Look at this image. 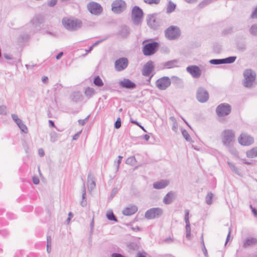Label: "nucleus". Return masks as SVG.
Listing matches in <instances>:
<instances>
[{"label": "nucleus", "mask_w": 257, "mask_h": 257, "mask_svg": "<svg viewBox=\"0 0 257 257\" xmlns=\"http://www.w3.org/2000/svg\"><path fill=\"white\" fill-rule=\"evenodd\" d=\"M121 124V119L120 117H118L114 123V127L116 129H118L120 127Z\"/></svg>", "instance_id": "nucleus-47"}, {"label": "nucleus", "mask_w": 257, "mask_h": 257, "mask_svg": "<svg viewBox=\"0 0 257 257\" xmlns=\"http://www.w3.org/2000/svg\"><path fill=\"white\" fill-rule=\"evenodd\" d=\"M250 33L252 35L257 36V24H253L249 30Z\"/></svg>", "instance_id": "nucleus-42"}, {"label": "nucleus", "mask_w": 257, "mask_h": 257, "mask_svg": "<svg viewBox=\"0 0 257 257\" xmlns=\"http://www.w3.org/2000/svg\"><path fill=\"white\" fill-rule=\"evenodd\" d=\"M4 57L6 59H7L8 60H12V59H13V56L11 54H8L5 53V54H4Z\"/></svg>", "instance_id": "nucleus-61"}, {"label": "nucleus", "mask_w": 257, "mask_h": 257, "mask_svg": "<svg viewBox=\"0 0 257 257\" xmlns=\"http://www.w3.org/2000/svg\"><path fill=\"white\" fill-rule=\"evenodd\" d=\"M171 79L173 83H175L178 85H181L183 84V80L182 79L179 78L176 76H173L171 77Z\"/></svg>", "instance_id": "nucleus-33"}, {"label": "nucleus", "mask_w": 257, "mask_h": 257, "mask_svg": "<svg viewBox=\"0 0 257 257\" xmlns=\"http://www.w3.org/2000/svg\"><path fill=\"white\" fill-rule=\"evenodd\" d=\"M57 1L58 0H50L48 5L49 7H53L57 4Z\"/></svg>", "instance_id": "nucleus-56"}, {"label": "nucleus", "mask_w": 257, "mask_h": 257, "mask_svg": "<svg viewBox=\"0 0 257 257\" xmlns=\"http://www.w3.org/2000/svg\"><path fill=\"white\" fill-rule=\"evenodd\" d=\"M182 134L183 136V137L185 138V139L189 142H191L192 141V140L190 137L189 134L185 130H182Z\"/></svg>", "instance_id": "nucleus-38"}, {"label": "nucleus", "mask_w": 257, "mask_h": 257, "mask_svg": "<svg viewBox=\"0 0 257 257\" xmlns=\"http://www.w3.org/2000/svg\"><path fill=\"white\" fill-rule=\"evenodd\" d=\"M214 1V0H203L199 4L198 7L200 9H202L205 7V6L208 5Z\"/></svg>", "instance_id": "nucleus-36"}, {"label": "nucleus", "mask_w": 257, "mask_h": 257, "mask_svg": "<svg viewBox=\"0 0 257 257\" xmlns=\"http://www.w3.org/2000/svg\"><path fill=\"white\" fill-rule=\"evenodd\" d=\"M231 111L230 105L226 103L220 104L216 108V114L219 117H224L229 115Z\"/></svg>", "instance_id": "nucleus-4"}, {"label": "nucleus", "mask_w": 257, "mask_h": 257, "mask_svg": "<svg viewBox=\"0 0 257 257\" xmlns=\"http://www.w3.org/2000/svg\"><path fill=\"white\" fill-rule=\"evenodd\" d=\"M179 66L178 60L174 59L167 62H164L162 64V69H171Z\"/></svg>", "instance_id": "nucleus-21"}, {"label": "nucleus", "mask_w": 257, "mask_h": 257, "mask_svg": "<svg viewBox=\"0 0 257 257\" xmlns=\"http://www.w3.org/2000/svg\"><path fill=\"white\" fill-rule=\"evenodd\" d=\"M154 66L153 62L152 61H148L143 67L142 70V74L145 76H148L154 70Z\"/></svg>", "instance_id": "nucleus-18"}, {"label": "nucleus", "mask_w": 257, "mask_h": 257, "mask_svg": "<svg viewBox=\"0 0 257 257\" xmlns=\"http://www.w3.org/2000/svg\"><path fill=\"white\" fill-rule=\"evenodd\" d=\"M176 8V5L171 1H169L166 7V13L168 14L173 12Z\"/></svg>", "instance_id": "nucleus-25"}, {"label": "nucleus", "mask_w": 257, "mask_h": 257, "mask_svg": "<svg viewBox=\"0 0 257 257\" xmlns=\"http://www.w3.org/2000/svg\"><path fill=\"white\" fill-rule=\"evenodd\" d=\"M128 246L131 249H132L133 250H136L137 247V245L135 243L132 242V243H129V244L128 245Z\"/></svg>", "instance_id": "nucleus-55"}, {"label": "nucleus", "mask_w": 257, "mask_h": 257, "mask_svg": "<svg viewBox=\"0 0 257 257\" xmlns=\"http://www.w3.org/2000/svg\"><path fill=\"white\" fill-rule=\"evenodd\" d=\"M11 116L14 121L17 123L18 125L22 122V120L19 118L17 114H12Z\"/></svg>", "instance_id": "nucleus-43"}, {"label": "nucleus", "mask_w": 257, "mask_h": 257, "mask_svg": "<svg viewBox=\"0 0 257 257\" xmlns=\"http://www.w3.org/2000/svg\"><path fill=\"white\" fill-rule=\"evenodd\" d=\"M136 162V158L134 156L128 158L126 160V164L133 166Z\"/></svg>", "instance_id": "nucleus-40"}, {"label": "nucleus", "mask_w": 257, "mask_h": 257, "mask_svg": "<svg viewBox=\"0 0 257 257\" xmlns=\"http://www.w3.org/2000/svg\"><path fill=\"white\" fill-rule=\"evenodd\" d=\"M38 153H39V155L41 157H43L45 154L44 151L42 149H39L38 150Z\"/></svg>", "instance_id": "nucleus-64"}, {"label": "nucleus", "mask_w": 257, "mask_h": 257, "mask_svg": "<svg viewBox=\"0 0 257 257\" xmlns=\"http://www.w3.org/2000/svg\"><path fill=\"white\" fill-rule=\"evenodd\" d=\"M81 133V131H80V132H78L77 133H76V134H75L73 137V140H77L78 139V138L79 137Z\"/></svg>", "instance_id": "nucleus-60"}, {"label": "nucleus", "mask_w": 257, "mask_h": 257, "mask_svg": "<svg viewBox=\"0 0 257 257\" xmlns=\"http://www.w3.org/2000/svg\"><path fill=\"white\" fill-rule=\"evenodd\" d=\"M18 126L23 132L26 134L28 133V128L23 122H21L20 124L18 125Z\"/></svg>", "instance_id": "nucleus-44"}, {"label": "nucleus", "mask_w": 257, "mask_h": 257, "mask_svg": "<svg viewBox=\"0 0 257 257\" xmlns=\"http://www.w3.org/2000/svg\"><path fill=\"white\" fill-rule=\"evenodd\" d=\"M119 84L123 88L127 89H134L136 87V84L128 79L124 78L119 82Z\"/></svg>", "instance_id": "nucleus-20"}, {"label": "nucleus", "mask_w": 257, "mask_h": 257, "mask_svg": "<svg viewBox=\"0 0 257 257\" xmlns=\"http://www.w3.org/2000/svg\"><path fill=\"white\" fill-rule=\"evenodd\" d=\"M186 71L194 78H199L202 74L201 69L196 65H190L186 68Z\"/></svg>", "instance_id": "nucleus-15"}, {"label": "nucleus", "mask_w": 257, "mask_h": 257, "mask_svg": "<svg viewBox=\"0 0 257 257\" xmlns=\"http://www.w3.org/2000/svg\"><path fill=\"white\" fill-rule=\"evenodd\" d=\"M171 84V79L168 76H164L158 79L156 82L157 88L161 90H165Z\"/></svg>", "instance_id": "nucleus-10"}, {"label": "nucleus", "mask_w": 257, "mask_h": 257, "mask_svg": "<svg viewBox=\"0 0 257 257\" xmlns=\"http://www.w3.org/2000/svg\"><path fill=\"white\" fill-rule=\"evenodd\" d=\"M234 138L235 136L233 131L225 130L223 132L222 142L225 146L229 147L231 143L234 141Z\"/></svg>", "instance_id": "nucleus-9"}, {"label": "nucleus", "mask_w": 257, "mask_h": 257, "mask_svg": "<svg viewBox=\"0 0 257 257\" xmlns=\"http://www.w3.org/2000/svg\"><path fill=\"white\" fill-rule=\"evenodd\" d=\"M56 141V133H53L51 134V141L54 142Z\"/></svg>", "instance_id": "nucleus-63"}, {"label": "nucleus", "mask_w": 257, "mask_h": 257, "mask_svg": "<svg viewBox=\"0 0 257 257\" xmlns=\"http://www.w3.org/2000/svg\"><path fill=\"white\" fill-rule=\"evenodd\" d=\"M96 184L95 181L92 179L91 180V182L88 185V188L89 190H92L95 187Z\"/></svg>", "instance_id": "nucleus-46"}, {"label": "nucleus", "mask_w": 257, "mask_h": 257, "mask_svg": "<svg viewBox=\"0 0 257 257\" xmlns=\"http://www.w3.org/2000/svg\"><path fill=\"white\" fill-rule=\"evenodd\" d=\"M202 251L204 254V255L206 257H208V253H207V249L205 246V244H204V241L202 240Z\"/></svg>", "instance_id": "nucleus-52"}, {"label": "nucleus", "mask_w": 257, "mask_h": 257, "mask_svg": "<svg viewBox=\"0 0 257 257\" xmlns=\"http://www.w3.org/2000/svg\"><path fill=\"white\" fill-rule=\"evenodd\" d=\"M93 83L96 86L98 87H101L103 85V82L99 76L94 78Z\"/></svg>", "instance_id": "nucleus-32"}, {"label": "nucleus", "mask_w": 257, "mask_h": 257, "mask_svg": "<svg viewBox=\"0 0 257 257\" xmlns=\"http://www.w3.org/2000/svg\"><path fill=\"white\" fill-rule=\"evenodd\" d=\"M87 9L89 12L94 15H100L103 11V9L101 5L96 2H92L88 4Z\"/></svg>", "instance_id": "nucleus-11"}, {"label": "nucleus", "mask_w": 257, "mask_h": 257, "mask_svg": "<svg viewBox=\"0 0 257 257\" xmlns=\"http://www.w3.org/2000/svg\"><path fill=\"white\" fill-rule=\"evenodd\" d=\"M72 99L75 102H77L82 100V95L79 92H75L73 93Z\"/></svg>", "instance_id": "nucleus-30"}, {"label": "nucleus", "mask_w": 257, "mask_h": 257, "mask_svg": "<svg viewBox=\"0 0 257 257\" xmlns=\"http://www.w3.org/2000/svg\"><path fill=\"white\" fill-rule=\"evenodd\" d=\"M51 244H52V241H51V238L49 236H47V251L48 253H50L51 249Z\"/></svg>", "instance_id": "nucleus-41"}, {"label": "nucleus", "mask_w": 257, "mask_h": 257, "mask_svg": "<svg viewBox=\"0 0 257 257\" xmlns=\"http://www.w3.org/2000/svg\"><path fill=\"white\" fill-rule=\"evenodd\" d=\"M126 5L123 0H115L111 4V10L115 14H120L126 9Z\"/></svg>", "instance_id": "nucleus-7"}, {"label": "nucleus", "mask_w": 257, "mask_h": 257, "mask_svg": "<svg viewBox=\"0 0 257 257\" xmlns=\"http://www.w3.org/2000/svg\"><path fill=\"white\" fill-rule=\"evenodd\" d=\"M243 85L245 87H251L255 79L256 74L251 69H246L243 72Z\"/></svg>", "instance_id": "nucleus-2"}, {"label": "nucleus", "mask_w": 257, "mask_h": 257, "mask_svg": "<svg viewBox=\"0 0 257 257\" xmlns=\"http://www.w3.org/2000/svg\"><path fill=\"white\" fill-rule=\"evenodd\" d=\"M33 182L34 184H38L39 183V179L37 177H33Z\"/></svg>", "instance_id": "nucleus-62"}, {"label": "nucleus", "mask_w": 257, "mask_h": 257, "mask_svg": "<svg viewBox=\"0 0 257 257\" xmlns=\"http://www.w3.org/2000/svg\"><path fill=\"white\" fill-rule=\"evenodd\" d=\"M213 195L211 192L208 193L207 194V195H206V198H205V200H206V203L208 205H211L212 204V199L213 198Z\"/></svg>", "instance_id": "nucleus-37"}, {"label": "nucleus", "mask_w": 257, "mask_h": 257, "mask_svg": "<svg viewBox=\"0 0 257 257\" xmlns=\"http://www.w3.org/2000/svg\"><path fill=\"white\" fill-rule=\"evenodd\" d=\"M180 35V30L177 26H171L165 31V37L170 40L177 39Z\"/></svg>", "instance_id": "nucleus-3"}, {"label": "nucleus", "mask_w": 257, "mask_h": 257, "mask_svg": "<svg viewBox=\"0 0 257 257\" xmlns=\"http://www.w3.org/2000/svg\"><path fill=\"white\" fill-rule=\"evenodd\" d=\"M169 182L166 180H161L156 182L153 184V187L156 189H162L165 188L169 185Z\"/></svg>", "instance_id": "nucleus-23"}, {"label": "nucleus", "mask_w": 257, "mask_h": 257, "mask_svg": "<svg viewBox=\"0 0 257 257\" xmlns=\"http://www.w3.org/2000/svg\"><path fill=\"white\" fill-rule=\"evenodd\" d=\"M250 18L251 19L257 18V7L255 8L254 10L252 12L251 15L250 16Z\"/></svg>", "instance_id": "nucleus-54"}, {"label": "nucleus", "mask_w": 257, "mask_h": 257, "mask_svg": "<svg viewBox=\"0 0 257 257\" xmlns=\"http://www.w3.org/2000/svg\"><path fill=\"white\" fill-rule=\"evenodd\" d=\"M147 24L149 27L153 29H157L160 26L159 20L156 18V15L154 14L148 17Z\"/></svg>", "instance_id": "nucleus-17"}, {"label": "nucleus", "mask_w": 257, "mask_h": 257, "mask_svg": "<svg viewBox=\"0 0 257 257\" xmlns=\"http://www.w3.org/2000/svg\"><path fill=\"white\" fill-rule=\"evenodd\" d=\"M229 152L234 156L237 157L238 158H239L238 156V153L237 151L234 148L230 147V146L229 147Z\"/></svg>", "instance_id": "nucleus-45"}, {"label": "nucleus", "mask_w": 257, "mask_h": 257, "mask_svg": "<svg viewBox=\"0 0 257 257\" xmlns=\"http://www.w3.org/2000/svg\"><path fill=\"white\" fill-rule=\"evenodd\" d=\"M62 23L64 28L70 31H77L82 26L81 21L73 18H64L62 19Z\"/></svg>", "instance_id": "nucleus-1"}, {"label": "nucleus", "mask_w": 257, "mask_h": 257, "mask_svg": "<svg viewBox=\"0 0 257 257\" xmlns=\"http://www.w3.org/2000/svg\"><path fill=\"white\" fill-rule=\"evenodd\" d=\"M122 159V156H118V160L117 161V165L116 166V171H117L119 169V165H120V164L121 163Z\"/></svg>", "instance_id": "nucleus-58"}, {"label": "nucleus", "mask_w": 257, "mask_h": 257, "mask_svg": "<svg viewBox=\"0 0 257 257\" xmlns=\"http://www.w3.org/2000/svg\"><path fill=\"white\" fill-rule=\"evenodd\" d=\"M131 122L132 123H134V124H135L137 125H138V126H140L145 132H147L146 130L145 129V128L144 127V126H142L140 123L139 122H138L136 120H131Z\"/></svg>", "instance_id": "nucleus-53"}, {"label": "nucleus", "mask_w": 257, "mask_h": 257, "mask_svg": "<svg viewBox=\"0 0 257 257\" xmlns=\"http://www.w3.org/2000/svg\"><path fill=\"white\" fill-rule=\"evenodd\" d=\"M176 193L173 191L169 192L164 197L163 202L165 204H170L175 199Z\"/></svg>", "instance_id": "nucleus-22"}, {"label": "nucleus", "mask_w": 257, "mask_h": 257, "mask_svg": "<svg viewBox=\"0 0 257 257\" xmlns=\"http://www.w3.org/2000/svg\"><path fill=\"white\" fill-rule=\"evenodd\" d=\"M7 107L5 105H1L0 106V114L2 115H5L6 114L7 111H6Z\"/></svg>", "instance_id": "nucleus-50"}, {"label": "nucleus", "mask_w": 257, "mask_h": 257, "mask_svg": "<svg viewBox=\"0 0 257 257\" xmlns=\"http://www.w3.org/2000/svg\"><path fill=\"white\" fill-rule=\"evenodd\" d=\"M89 116H87L85 119H79L78 120L79 124L81 125H85L88 121Z\"/></svg>", "instance_id": "nucleus-48"}, {"label": "nucleus", "mask_w": 257, "mask_h": 257, "mask_svg": "<svg viewBox=\"0 0 257 257\" xmlns=\"http://www.w3.org/2000/svg\"><path fill=\"white\" fill-rule=\"evenodd\" d=\"M246 155L247 157L249 158H253L257 157V147L253 148L251 150L247 151Z\"/></svg>", "instance_id": "nucleus-27"}, {"label": "nucleus", "mask_w": 257, "mask_h": 257, "mask_svg": "<svg viewBox=\"0 0 257 257\" xmlns=\"http://www.w3.org/2000/svg\"><path fill=\"white\" fill-rule=\"evenodd\" d=\"M186 237L188 239L190 240L191 238V227L190 223H186Z\"/></svg>", "instance_id": "nucleus-31"}, {"label": "nucleus", "mask_w": 257, "mask_h": 257, "mask_svg": "<svg viewBox=\"0 0 257 257\" xmlns=\"http://www.w3.org/2000/svg\"><path fill=\"white\" fill-rule=\"evenodd\" d=\"M82 192V201L81 202V205L82 207H84L86 205V188L85 184L83 183L82 189H81Z\"/></svg>", "instance_id": "nucleus-26"}, {"label": "nucleus", "mask_w": 257, "mask_h": 257, "mask_svg": "<svg viewBox=\"0 0 257 257\" xmlns=\"http://www.w3.org/2000/svg\"><path fill=\"white\" fill-rule=\"evenodd\" d=\"M95 93V90L93 88L88 87L85 89V94L88 98H91Z\"/></svg>", "instance_id": "nucleus-29"}, {"label": "nucleus", "mask_w": 257, "mask_h": 257, "mask_svg": "<svg viewBox=\"0 0 257 257\" xmlns=\"http://www.w3.org/2000/svg\"><path fill=\"white\" fill-rule=\"evenodd\" d=\"M128 65V59L125 57H121L115 60L114 68L116 71L120 72L125 69Z\"/></svg>", "instance_id": "nucleus-13"}, {"label": "nucleus", "mask_w": 257, "mask_h": 257, "mask_svg": "<svg viewBox=\"0 0 257 257\" xmlns=\"http://www.w3.org/2000/svg\"><path fill=\"white\" fill-rule=\"evenodd\" d=\"M143 17V12L142 10L138 6H135L132 11V18L134 23L135 25H139Z\"/></svg>", "instance_id": "nucleus-5"}, {"label": "nucleus", "mask_w": 257, "mask_h": 257, "mask_svg": "<svg viewBox=\"0 0 257 257\" xmlns=\"http://www.w3.org/2000/svg\"><path fill=\"white\" fill-rule=\"evenodd\" d=\"M227 164L230 170L234 173L238 175H240L241 173L239 169H238L234 164L228 161Z\"/></svg>", "instance_id": "nucleus-28"}, {"label": "nucleus", "mask_w": 257, "mask_h": 257, "mask_svg": "<svg viewBox=\"0 0 257 257\" xmlns=\"http://www.w3.org/2000/svg\"><path fill=\"white\" fill-rule=\"evenodd\" d=\"M158 47L159 44L156 42L146 44L143 47V53L146 56L152 55L157 51Z\"/></svg>", "instance_id": "nucleus-8"}, {"label": "nucleus", "mask_w": 257, "mask_h": 257, "mask_svg": "<svg viewBox=\"0 0 257 257\" xmlns=\"http://www.w3.org/2000/svg\"><path fill=\"white\" fill-rule=\"evenodd\" d=\"M106 217L107 219L109 220L114 221L115 222H117V220L114 215L112 211L107 212L106 214Z\"/></svg>", "instance_id": "nucleus-35"}, {"label": "nucleus", "mask_w": 257, "mask_h": 257, "mask_svg": "<svg viewBox=\"0 0 257 257\" xmlns=\"http://www.w3.org/2000/svg\"><path fill=\"white\" fill-rule=\"evenodd\" d=\"M163 213V209L161 208H152L145 212V217L147 219H153L159 218L162 215Z\"/></svg>", "instance_id": "nucleus-6"}, {"label": "nucleus", "mask_w": 257, "mask_h": 257, "mask_svg": "<svg viewBox=\"0 0 257 257\" xmlns=\"http://www.w3.org/2000/svg\"><path fill=\"white\" fill-rule=\"evenodd\" d=\"M138 209V207L136 205L130 204L123 209L122 213L125 216H130L134 214Z\"/></svg>", "instance_id": "nucleus-19"}, {"label": "nucleus", "mask_w": 257, "mask_h": 257, "mask_svg": "<svg viewBox=\"0 0 257 257\" xmlns=\"http://www.w3.org/2000/svg\"><path fill=\"white\" fill-rule=\"evenodd\" d=\"M196 98L200 102H206L209 99L208 91L203 87H199L196 92Z\"/></svg>", "instance_id": "nucleus-12"}, {"label": "nucleus", "mask_w": 257, "mask_h": 257, "mask_svg": "<svg viewBox=\"0 0 257 257\" xmlns=\"http://www.w3.org/2000/svg\"><path fill=\"white\" fill-rule=\"evenodd\" d=\"M257 243V239L254 237L247 238L243 242V247L245 248L255 245Z\"/></svg>", "instance_id": "nucleus-24"}, {"label": "nucleus", "mask_w": 257, "mask_h": 257, "mask_svg": "<svg viewBox=\"0 0 257 257\" xmlns=\"http://www.w3.org/2000/svg\"><path fill=\"white\" fill-rule=\"evenodd\" d=\"M236 59V56H230L225 58H223L224 64H231L233 63Z\"/></svg>", "instance_id": "nucleus-34"}, {"label": "nucleus", "mask_w": 257, "mask_h": 257, "mask_svg": "<svg viewBox=\"0 0 257 257\" xmlns=\"http://www.w3.org/2000/svg\"><path fill=\"white\" fill-rule=\"evenodd\" d=\"M105 40H106V38L105 39H101V40H100L99 41H97V42L94 43L92 45H91V46L93 48L94 47H95V46H97L98 44H99L101 43H102Z\"/></svg>", "instance_id": "nucleus-59"}, {"label": "nucleus", "mask_w": 257, "mask_h": 257, "mask_svg": "<svg viewBox=\"0 0 257 257\" xmlns=\"http://www.w3.org/2000/svg\"><path fill=\"white\" fill-rule=\"evenodd\" d=\"M253 139L251 136L241 134L238 138L239 143L243 146H249L253 143Z\"/></svg>", "instance_id": "nucleus-16"}, {"label": "nucleus", "mask_w": 257, "mask_h": 257, "mask_svg": "<svg viewBox=\"0 0 257 257\" xmlns=\"http://www.w3.org/2000/svg\"><path fill=\"white\" fill-rule=\"evenodd\" d=\"M189 211L186 209L185 210V221L186 223H190L189 219Z\"/></svg>", "instance_id": "nucleus-49"}, {"label": "nucleus", "mask_w": 257, "mask_h": 257, "mask_svg": "<svg viewBox=\"0 0 257 257\" xmlns=\"http://www.w3.org/2000/svg\"><path fill=\"white\" fill-rule=\"evenodd\" d=\"M172 129L175 132H177V130H178V123H177V121H174L173 122Z\"/></svg>", "instance_id": "nucleus-57"}, {"label": "nucleus", "mask_w": 257, "mask_h": 257, "mask_svg": "<svg viewBox=\"0 0 257 257\" xmlns=\"http://www.w3.org/2000/svg\"><path fill=\"white\" fill-rule=\"evenodd\" d=\"M160 0H144L146 3L149 4H158Z\"/></svg>", "instance_id": "nucleus-51"}, {"label": "nucleus", "mask_w": 257, "mask_h": 257, "mask_svg": "<svg viewBox=\"0 0 257 257\" xmlns=\"http://www.w3.org/2000/svg\"><path fill=\"white\" fill-rule=\"evenodd\" d=\"M44 22V17L41 15H36L31 20V23L34 28V31H39L42 27V24Z\"/></svg>", "instance_id": "nucleus-14"}, {"label": "nucleus", "mask_w": 257, "mask_h": 257, "mask_svg": "<svg viewBox=\"0 0 257 257\" xmlns=\"http://www.w3.org/2000/svg\"><path fill=\"white\" fill-rule=\"evenodd\" d=\"M209 63L213 65H219L224 64L223 59H211L209 61Z\"/></svg>", "instance_id": "nucleus-39"}]
</instances>
